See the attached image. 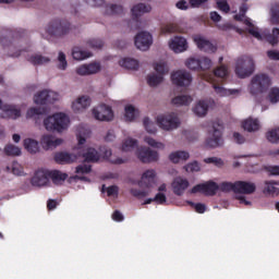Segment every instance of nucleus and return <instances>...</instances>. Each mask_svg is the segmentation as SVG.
Segmentation results:
<instances>
[{
    "instance_id": "6e6552de",
    "label": "nucleus",
    "mask_w": 279,
    "mask_h": 279,
    "mask_svg": "<svg viewBox=\"0 0 279 279\" xmlns=\"http://www.w3.org/2000/svg\"><path fill=\"white\" fill-rule=\"evenodd\" d=\"M254 59L250 56L240 57L235 63V75L245 80V77H250L252 73H254Z\"/></svg>"
},
{
    "instance_id": "1a4fd4ad",
    "label": "nucleus",
    "mask_w": 279,
    "mask_h": 279,
    "mask_svg": "<svg viewBox=\"0 0 279 279\" xmlns=\"http://www.w3.org/2000/svg\"><path fill=\"white\" fill-rule=\"evenodd\" d=\"M31 184L35 189L51 186V170L44 168L37 169L31 178Z\"/></svg>"
},
{
    "instance_id": "864d4df0",
    "label": "nucleus",
    "mask_w": 279,
    "mask_h": 279,
    "mask_svg": "<svg viewBox=\"0 0 279 279\" xmlns=\"http://www.w3.org/2000/svg\"><path fill=\"white\" fill-rule=\"evenodd\" d=\"M229 73L230 72L228 71V66H226V65H220V66L216 68L214 71L215 77H220V80H226V77H228Z\"/></svg>"
},
{
    "instance_id": "4d7b16f0",
    "label": "nucleus",
    "mask_w": 279,
    "mask_h": 279,
    "mask_svg": "<svg viewBox=\"0 0 279 279\" xmlns=\"http://www.w3.org/2000/svg\"><path fill=\"white\" fill-rule=\"evenodd\" d=\"M268 100L271 104H278L279 102V88L278 87H271L268 92Z\"/></svg>"
},
{
    "instance_id": "72a5a7b5",
    "label": "nucleus",
    "mask_w": 279,
    "mask_h": 279,
    "mask_svg": "<svg viewBox=\"0 0 279 279\" xmlns=\"http://www.w3.org/2000/svg\"><path fill=\"white\" fill-rule=\"evenodd\" d=\"M191 158V155L186 150H177L169 155V159L171 162H174V165H178V162H184Z\"/></svg>"
},
{
    "instance_id": "f03ea898",
    "label": "nucleus",
    "mask_w": 279,
    "mask_h": 279,
    "mask_svg": "<svg viewBox=\"0 0 279 279\" xmlns=\"http://www.w3.org/2000/svg\"><path fill=\"white\" fill-rule=\"evenodd\" d=\"M137 147L138 140L134 137H126L121 141L120 145L118 146V149L119 151H121V154L128 155L118 157L117 155L112 154L111 149H105L104 158L108 160V162H111V165H125V162L130 161V154H132L134 149H137Z\"/></svg>"
},
{
    "instance_id": "69168bd1",
    "label": "nucleus",
    "mask_w": 279,
    "mask_h": 279,
    "mask_svg": "<svg viewBox=\"0 0 279 279\" xmlns=\"http://www.w3.org/2000/svg\"><path fill=\"white\" fill-rule=\"evenodd\" d=\"M150 191H141L136 189L131 190V195H133V197H137L138 199H143V197H147Z\"/></svg>"
},
{
    "instance_id": "5701e85b",
    "label": "nucleus",
    "mask_w": 279,
    "mask_h": 279,
    "mask_svg": "<svg viewBox=\"0 0 279 279\" xmlns=\"http://www.w3.org/2000/svg\"><path fill=\"white\" fill-rule=\"evenodd\" d=\"M256 192V183L252 181H236L235 182V193L241 195H252Z\"/></svg>"
},
{
    "instance_id": "0e129e2a",
    "label": "nucleus",
    "mask_w": 279,
    "mask_h": 279,
    "mask_svg": "<svg viewBox=\"0 0 279 279\" xmlns=\"http://www.w3.org/2000/svg\"><path fill=\"white\" fill-rule=\"evenodd\" d=\"M216 3H217L218 10H220L221 12H225L226 14H228V12H230V4H228V1L216 0Z\"/></svg>"
},
{
    "instance_id": "bf43d9fd",
    "label": "nucleus",
    "mask_w": 279,
    "mask_h": 279,
    "mask_svg": "<svg viewBox=\"0 0 279 279\" xmlns=\"http://www.w3.org/2000/svg\"><path fill=\"white\" fill-rule=\"evenodd\" d=\"M151 202H156V204H167V196L163 193H157L154 198L146 199L144 204H151Z\"/></svg>"
},
{
    "instance_id": "c756f323",
    "label": "nucleus",
    "mask_w": 279,
    "mask_h": 279,
    "mask_svg": "<svg viewBox=\"0 0 279 279\" xmlns=\"http://www.w3.org/2000/svg\"><path fill=\"white\" fill-rule=\"evenodd\" d=\"M119 65L122 66V69H128V71H136L138 66H141V63L134 58L126 57L119 61Z\"/></svg>"
},
{
    "instance_id": "dca6fc26",
    "label": "nucleus",
    "mask_w": 279,
    "mask_h": 279,
    "mask_svg": "<svg viewBox=\"0 0 279 279\" xmlns=\"http://www.w3.org/2000/svg\"><path fill=\"white\" fill-rule=\"evenodd\" d=\"M135 47L140 51H148L149 47L154 45V36L149 32H140L135 36Z\"/></svg>"
},
{
    "instance_id": "a878e982",
    "label": "nucleus",
    "mask_w": 279,
    "mask_h": 279,
    "mask_svg": "<svg viewBox=\"0 0 279 279\" xmlns=\"http://www.w3.org/2000/svg\"><path fill=\"white\" fill-rule=\"evenodd\" d=\"M242 128L245 130V132H258V130L262 128L260 120L248 117L242 121Z\"/></svg>"
},
{
    "instance_id": "412c9836",
    "label": "nucleus",
    "mask_w": 279,
    "mask_h": 279,
    "mask_svg": "<svg viewBox=\"0 0 279 279\" xmlns=\"http://www.w3.org/2000/svg\"><path fill=\"white\" fill-rule=\"evenodd\" d=\"M0 117L1 119H19L21 117V106L3 105L0 100Z\"/></svg>"
},
{
    "instance_id": "473e14b6",
    "label": "nucleus",
    "mask_w": 279,
    "mask_h": 279,
    "mask_svg": "<svg viewBox=\"0 0 279 279\" xmlns=\"http://www.w3.org/2000/svg\"><path fill=\"white\" fill-rule=\"evenodd\" d=\"M149 12H151V5L145 3L135 4L131 9L132 16L135 19H138V16H143V14H147Z\"/></svg>"
},
{
    "instance_id": "6e6d98bb",
    "label": "nucleus",
    "mask_w": 279,
    "mask_h": 279,
    "mask_svg": "<svg viewBox=\"0 0 279 279\" xmlns=\"http://www.w3.org/2000/svg\"><path fill=\"white\" fill-rule=\"evenodd\" d=\"M44 95H47V104H56V101L62 99V96L53 90H47Z\"/></svg>"
},
{
    "instance_id": "bb28decb",
    "label": "nucleus",
    "mask_w": 279,
    "mask_h": 279,
    "mask_svg": "<svg viewBox=\"0 0 279 279\" xmlns=\"http://www.w3.org/2000/svg\"><path fill=\"white\" fill-rule=\"evenodd\" d=\"M137 117H141V112L138 109L132 105H126L124 107V113H123V120L126 123H134L136 121Z\"/></svg>"
},
{
    "instance_id": "ea45409f",
    "label": "nucleus",
    "mask_w": 279,
    "mask_h": 279,
    "mask_svg": "<svg viewBox=\"0 0 279 279\" xmlns=\"http://www.w3.org/2000/svg\"><path fill=\"white\" fill-rule=\"evenodd\" d=\"M171 104L173 106H191V104H193V97L189 95H179L172 98Z\"/></svg>"
},
{
    "instance_id": "f257e3e1",
    "label": "nucleus",
    "mask_w": 279,
    "mask_h": 279,
    "mask_svg": "<svg viewBox=\"0 0 279 279\" xmlns=\"http://www.w3.org/2000/svg\"><path fill=\"white\" fill-rule=\"evenodd\" d=\"M77 146L76 151L82 156L86 162H97L99 160V153L97 149L86 145V140L90 138V129L81 124L76 128Z\"/></svg>"
},
{
    "instance_id": "37998d69",
    "label": "nucleus",
    "mask_w": 279,
    "mask_h": 279,
    "mask_svg": "<svg viewBox=\"0 0 279 279\" xmlns=\"http://www.w3.org/2000/svg\"><path fill=\"white\" fill-rule=\"evenodd\" d=\"M66 178H69V174L62 171H58V170L50 171V180H52L53 184H62V182H64Z\"/></svg>"
},
{
    "instance_id": "cd10ccee",
    "label": "nucleus",
    "mask_w": 279,
    "mask_h": 279,
    "mask_svg": "<svg viewBox=\"0 0 279 279\" xmlns=\"http://www.w3.org/2000/svg\"><path fill=\"white\" fill-rule=\"evenodd\" d=\"M56 162L59 165H71V162H77V155L70 153H57L54 155Z\"/></svg>"
},
{
    "instance_id": "338daca9",
    "label": "nucleus",
    "mask_w": 279,
    "mask_h": 279,
    "mask_svg": "<svg viewBox=\"0 0 279 279\" xmlns=\"http://www.w3.org/2000/svg\"><path fill=\"white\" fill-rule=\"evenodd\" d=\"M43 114V110L40 108H31L26 112L27 119H33V117H38Z\"/></svg>"
},
{
    "instance_id": "603ef678",
    "label": "nucleus",
    "mask_w": 279,
    "mask_h": 279,
    "mask_svg": "<svg viewBox=\"0 0 279 279\" xmlns=\"http://www.w3.org/2000/svg\"><path fill=\"white\" fill-rule=\"evenodd\" d=\"M218 191H222V193H230V191H233V193H236V182H223L218 185Z\"/></svg>"
},
{
    "instance_id": "0eeeda50",
    "label": "nucleus",
    "mask_w": 279,
    "mask_h": 279,
    "mask_svg": "<svg viewBox=\"0 0 279 279\" xmlns=\"http://www.w3.org/2000/svg\"><path fill=\"white\" fill-rule=\"evenodd\" d=\"M71 29V24L66 22H62L60 20H56L53 22H50L46 29L45 33H43L44 38H60L61 36H66V33L70 32Z\"/></svg>"
},
{
    "instance_id": "aec40b11",
    "label": "nucleus",
    "mask_w": 279,
    "mask_h": 279,
    "mask_svg": "<svg viewBox=\"0 0 279 279\" xmlns=\"http://www.w3.org/2000/svg\"><path fill=\"white\" fill-rule=\"evenodd\" d=\"M62 143H64V140L51 134H44L40 140V145L46 151H53V149L60 147Z\"/></svg>"
},
{
    "instance_id": "3c124183",
    "label": "nucleus",
    "mask_w": 279,
    "mask_h": 279,
    "mask_svg": "<svg viewBox=\"0 0 279 279\" xmlns=\"http://www.w3.org/2000/svg\"><path fill=\"white\" fill-rule=\"evenodd\" d=\"M270 23H272V25H278L279 24V3H275V4L271 5Z\"/></svg>"
},
{
    "instance_id": "c03bdc74",
    "label": "nucleus",
    "mask_w": 279,
    "mask_h": 279,
    "mask_svg": "<svg viewBox=\"0 0 279 279\" xmlns=\"http://www.w3.org/2000/svg\"><path fill=\"white\" fill-rule=\"evenodd\" d=\"M184 64L186 69H190V71H199L202 66V62L195 57L187 58Z\"/></svg>"
},
{
    "instance_id": "a19ab883",
    "label": "nucleus",
    "mask_w": 279,
    "mask_h": 279,
    "mask_svg": "<svg viewBox=\"0 0 279 279\" xmlns=\"http://www.w3.org/2000/svg\"><path fill=\"white\" fill-rule=\"evenodd\" d=\"M153 69L155 73L161 76H166L169 73V66L167 65V62L165 61H155L153 63Z\"/></svg>"
},
{
    "instance_id": "423d86ee",
    "label": "nucleus",
    "mask_w": 279,
    "mask_h": 279,
    "mask_svg": "<svg viewBox=\"0 0 279 279\" xmlns=\"http://www.w3.org/2000/svg\"><path fill=\"white\" fill-rule=\"evenodd\" d=\"M271 86V78L267 74H257L252 77L251 83L247 86V90L253 97L263 95L266 89Z\"/></svg>"
},
{
    "instance_id": "f3484780",
    "label": "nucleus",
    "mask_w": 279,
    "mask_h": 279,
    "mask_svg": "<svg viewBox=\"0 0 279 279\" xmlns=\"http://www.w3.org/2000/svg\"><path fill=\"white\" fill-rule=\"evenodd\" d=\"M171 82L175 86H191L193 82V76L186 70H178L172 72Z\"/></svg>"
},
{
    "instance_id": "2eb2a0df",
    "label": "nucleus",
    "mask_w": 279,
    "mask_h": 279,
    "mask_svg": "<svg viewBox=\"0 0 279 279\" xmlns=\"http://www.w3.org/2000/svg\"><path fill=\"white\" fill-rule=\"evenodd\" d=\"M216 102L211 98L201 99L195 102V105L192 108V111L196 117L204 118L206 114H208V111L213 108H215Z\"/></svg>"
},
{
    "instance_id": "49530a36",
    "label": "nucleus",
    "mask_w": 279,
    "mask_h": 279,
    "mask_svg": "<svg viewBox=\"0 0 279 279\" xmlns=\"http://www.w3.org/2000/svg\"><path fill=\"white\" fill-rule=\"evenodd\" d=\"M28 62H31V64H34L35 66H38L40 64H48V62H50V59L40 54H34L28 58Z\"/></svg>"
},
{
    "instance_id": "7ed1b4c3",
    "label": "nucleus",
    "mask_w": 279,
    "mask_h": 279,
    "mask_svg": "<svg viewBox=\"0 0 279 279\" xmlns=\"http://www.w3.org/2000/svg\"><path fill=\"white\" fill-rule=\"evenodd\" d=\"M71 125V118L64 112H56L44 119V128L47 132H58L62 134L65 130H69Z\"/></svg>"
},
{
    "instance_id": "de8ad7c7",
    "label": "nucleus",
    "mask_w": 279,
    "mask_h": 279,
    "mask_svg": "<svg viewBox=\"0 0 279 279\" xmlns=\"http://www.w3.org/2000/svg\"><path fill=\"white\" fill-rule=\"evenodd\" d=\"M143 125L148 134H156V132H158L156 123H154V121L147 117L143 119Z\"/></svg>"
},
{
    "instance_id": "680f3d73",
    "label": "nucleus",
    "mask_w": 279,
    "mask_h": 279,
    "mask_svg": "<svg viewBox=\"0 0 279 279\" xmlns=\"http://www.w3.org/2000/svg\"><path fill=\"white\" fill-rule=\"evenodd\" d=\"M202 167L199 166V162L193 161L185 166V171L187 173H197V171H201Z\"/></svg>"
},
{
    "instance_id": "a211bd4d",
    "label": "nucleus",
    "mask_w": 279,
    "mask_h": 279,
    "mask_svg": "<svg viewBox=\"0 0 279 279\" xmlns=\"http://www.w3.org/2000/svg\"><path fill=\"white\" fill-rule=\"evenodd\" d=\"M168 47L173 53H184L189 50V41L183 36H174L169 39Z\"/></svg>"
},
{
    "instance_id": "c9c22d12",
    "label": "nucleus",
    "mask_w": 279,
    "mask_h": 279,
    "mask_svg": "<svg viewBox=\"0 0 279 279\" xmlns=\"http://www.w3.org/2000/svg\"><path fill=\"white\" fill-rule=\"evenodd\" d=\"M23 145L26 151H28V154H38V151H40V145L38 141L34 138H31V137L25 138L23 142Z\"/></svg>"
},
{
    "instance_id": "2f4dec72",
    "label": "nucleus",
    "mask_w": 279,
    "mask_h": 279,
    "mask_svg": "<svg viewBox=\"0 0 279 279\" xmlns=\"http://www.w3.org/2000/svg\"><path fill=\"white\" fill-rule=\"evenodd\" d=\"M156 170H146L142 174V184H144L145 186H154V184H156Z\"/></svg>"
},
{
    "instance_id": "20e7f679",
    "label": "nucleus",
    "mask_w": 279,
    "mask_h": 279,
    "mask_svg": "<svg viewBox=\"0 0 279 279\" xmlns=\"http://www.w3.org/2000/svg\"><path fill=\"white\" fill-rule=\"evenodd\" d=\"M156 123L163 132H173L180 128V117L177 112L170 111L156 117Z\"/></svg>"
},
{
    "instance_id": "13d9d810",
    "label": "nucleus",
    "mask_w": 279,
    "mask_h": 279,
    "mask_svg": "<svg viewBox=\"0 0 279 279\" xmlns=\"http://www.w3.org/2000/svg\"><path fill=\"white\" fill-rule=\"evenodd\" d=\"M4 151L7 156H21V148L19 146H14L13 144H9L4 147Z\"/></svg>"
},
{
    "instance_id": "8fccbe9b",
    "label": "nucleus",
    "mask_w": 279,
    "mask_h": 279,
    "mask_svg": "<svg viewBox=\"0 0 279 279\" xmlns=\"http://www.w3.org/2000/svg\"><path fill=\"white\" fill-rule=\"evenodd\" d=\"M68 66L69 62H66V54H64V52H59L57 57V69L60 71H66Z\"/></svg>"
},
{
    "instance_id": "4468645a",
    "label": "nucleus",
    "mask_w": 279,
    "mask_h": 279,
    "mask_svg": "<svg viewBox=\"0 0 279 279\" xmlns=\"http://www.w3.org/2000/svg\"><path fill=\"white\" fill-rule=\"evenodd\" d=\"M93 104V99H90V96L88 95H82L76 97L71 102V110L75 114H82L83 112H86L88 108H90V105Z\"/></svg>"
},
{
    "instance_id": "f704fd0d",
    "label": "nucleus",
    "mask_w": 279,
    "mask_h": 279,
    "mask_svg": "<svg viewBox=\"0 0 279 279\" xmlns=\"http://www.w3.org/2000/svg\"><path fill=\"white\" fill-rule=\"evenodd\" d=\"M72 57H73V60H77L78 62H82V60H88V58H93V53L80 47H74L72 49Z\"/></svg>"
},
{
    "instance_id": "e433bc0d",
    "label": "nucleus",
    "mask_w": 279,
    "mask_h": 279,
    "mask_svg": "<svg viewBox=\"0 0 279 279\" xmlns=\"http://www.w3.org/2000/svg\"><path fill=\"white\" fill-rule=\"evenodd\" d=\"M7 173H12L13 175L17 177H25L27 173H25V169L21 163L13 161L11 165L5 167Z\"/></svg>"
},
{
    "instance_id": "774afa93",
    "label": "nucleus",
    "mask_w": 279,
    "mask_h": 279,
    "mask_svg": "<svg viewBox=\"0 0 279 279\" xmlns=\"http://www.w3.org/2000/svg\"><path fill=\"white\" fill-rule=\"evenodd\" d=\"M76 173L78 175H84V173H90V165L84 163L76 167Z\"/></svg>"
},
{
    "instance_id": "4be33fe9",
    "label": "nucleus",
    "mask_w": 279,
    "mask_h": 279,
    "mask_svg": "<svg viewBox=\"0 0 279 279\" xmlns=\"http://www.w3.org/2000/svg\"><path fill=\"white\" fill-rule=\"evenodd\" d=\"M193 40L201 51H205V53H215L217 51V46L202 35H195Z\"/></svg>"
},
{
    "instance_id": "58836bf2",
    "label": "nucleus",
    "mask_w": 279,
    "mask_h": 279,
    "mask_svg": "<svg viewBox=\"0 0 279 279\" xmlns=\"http://www.w3.org/2000/svg\"><path fill=\"white\" fill-rule=\"evenodd\" d=\"M266 195H279V181H266L264 185Z\"/></svg>"
},
{
    "instance_id": "e2e57ef3",
    "label": "nucleus",
    "mask_w": 279,
    "mask_h": 279,
    "mask_svg": "<svg viewBox=\"0 0 279 279\" xmlns=\"http://www.w3.org/2000/svg\"><path fill=\"white\" fill-rule=\"evenodd\" d=\"M201 62V71H208L213 66V60L208 57H203L199 59Z\"/></svg>"
},
{
    "instance_id": "09e8293b",
    "label": "nucleus",
    "mask_w": 279,
    "mask_h": 279,
    "mask_svg": "<svg viewBox=\"0 0 279 279\" xmlns=\"http://www.w3.org/2000/svg\"><path fill=\"white\" fill-rule=\"evenodd\" d=\"M266 138L269 143H272L275 145L279 144V128L269 130L266 133Z\"/></svg>"
},
{
    "instance_id": "6ab92c4d",
    "label": "nucleus",
    "mask_w": 279,
    "mask_h": 279,
    "mask_svg": "<svg viewBox=\"0 0 279 279\" xmlns=\"http://www.w3.org/2000/svg\"><path fill=\"white\" fill-rule=\"evenodd\" d=\"M219 191V185L213 181L201 183L192 187L191 193H202L203 195L213 196Z\"/></svg>"
},
{
    "instance_id": "4c0bfd02",
    "label": "nucleus",
    "mask_w": 279,
    "mask_h": 279,
    "mask_svg": "<svg viewBox=\"0 0 279 279\" xmlns=\"http://www.w3.org/2000/svg\"><path fill=\"white\" fill-rule=\"evenodd\" d=\"M247 12V4L243 3L240 7V13L234 16L235 21H244L245 25H247V32H250V27H254V24L252 23V20L245 17V14Z\"/></svg>"
},
{
    "instance_id": "393cba45",
    "label": "nucleus",
    "mask_w": 279,
    "mask_h": 279,
    "mask_svg": "<svg viewBox=\"0 0 279 279\" xmlns=\"http://www.w3.org/2000/svg\"><path fill=\"white\" fill-rule=\"evenodd\" d=\"M203 78L206 80V82H209V84H211V87L214 88L216 95H218V97H228V88L218 85L217 84V78L213 75V74H205L203 76Z\"/></svg>"
},
{
    "instance_id": "79ce46f5",
    "label": "nucleus",
    "mask_w": 279,
    "mask_h": 279,
    "mask_svg": "<svg viewBox=\"0 0 279 279\" xmlns=\"http://www.w3.org/2000/svg\"><path fill=\"white\" fill-rule=\"evenodd\" d=\"M143 142L149 147H153V149H165V143L157 141L149 135H145Z\"/></svg>"
},
{
    "instance_id": "f8f14e48",
    "label": "nucleus",
    "mask_w": 279,
    "mask_h": 279,
    "mask_svg": "<svg viewBox=\"0 0 279 279\" xmlns=\"http://www.w3.org/2000/svg\"><path fill=\"white\" fill-rule=\"evenodd\" d=\"M92 114L96 121H114V110L106 104H100L92 109Z\"/></svg>"
},
{
    "instance_id": "b1692460",
    "label": "nucleus",
    "mask_w": 279,
    "mask_h": 279,
    "mask_svg": "<svg viewBox=\"0 0 279 279\" xmlns=\"http://www.w3.org/2000/svg\"><path fill=\"white\" fill-rule=\"evenodd\" d=\"M190 184L191 183L186 179L177 177L171 183V189L174 195H184V192L189 189Z\"/></svg>"
},
{
    "instance_id": "39448f33",
    "label": "nucleus",
    "mask_w": 279,
    "mask_h": 279,
    "mask_svg": "<svg viewBox=\"0 0 279 279\" xmlns=\"http://www.w3.org/2000/svg\"><path fill=\"white\" fill-rule=\"evenodd\" d=\"M223 145V124L215 122L207 133L205 147L208 149H217Z\"/></svg>"
},
{
    "instance_id": "5fc2aeb1",
    "label": "nucleus",
    "mask_w": 279,
    "mask_h": 279,
    "mask_svg": "<svg viewBox=\"0 0 279 279\" xmlns=\"http://www.w3.org/2000/svg\"><path fill=\"white\" fill-rule=\"evenodd\" d=\"M45 93H47V89L41 90L34 96V102L37 106H45V104H47V95H45Z\"/></svg>"
},
{
    "instance_id": "052dcab7",
    "label": "nucleus",
    "mask_w": 279,
    "mask_h": 279,
    "mask_svg": "<svg viewBox=\"0 0 279 279\" xmlns=\"http://www.w3.org/2000/svg\"><path fill=\"white\" fill-rule=\"evenodd\" d=\"M206 165H214L215 167H223V159L218 157H207L204 159Z\"/></svg>"
},
{
    "instance_id": "c85d7f7f",
    "label": "nucleus",
    "mask_w": 279,
    "mask_h": 279,
    "mask_svg": "<svg viewBox=\"0 0 279 279\" xmlns=\"http://www.w3.org/2000/svg\"><path fill=\"white\" fill-rule=\"evenodd\" d=\"M105 16H120L123 14V5L121 4H107L102 9Z\"/></svg>"
},
{
    "instance_id": "9b49d317",
    "label": "nucleus",
    "mask_w": 279,
    "mask_h": 279,
    "mask_svg": "<svg viewBox=\"0 0 279 279\" xmlns=\"http://www.w3.org/2000/svg\"><path fill=\"white\" fill-rule=\"evenodd\" d=\"M135 156L140 162H144L145 165L158 162L160 159L158 151L147 146H138L137 149H135Z\"/></svg>"
},
{
    "instance_id": "a18cd8bd",
    "label": "nucleus",
    "mask_w": 279,
    "mask_h": 279,
    "mask_svg": "<svg viewBox=\"0 0 279 279\" xmlns=\"http://www.w3.org/2000/svg\"><path fill=\"white\" fill-rule=\"evenodd\" d=\"M161 34H186V32L175 24H167L161 27Z\"/></svg>"
},
{
    "instance_id": "7c9ffc66",
    "label": "nucleus",
    "mask_w": 279,
    "mask_h": 279,
    "mask_svg": "<svg viewBox=\"0 0 279 279\" xmlns=\"http://www.w3.org/2000/svg\"><path fill=\"white\" fill-rule=\"evenodd\" d=\"M146 82H147L148 86H150L151 88H157V86H160V84H162V82H165V76H162L161 74H158L156 72H150L146 76Z\"/></svg>"
},
{
    "instance_id": "9d476101",
    "label": "nucleus",
    "mask_w": 279,
    "mask_h": 279,
    "mask_svg": "<svg viewBox=\"0 0 279 279\" xmlns=\"http://www.w3.org/2000/svg\"><path fill=\"white\" fill-rule=\"evenodd\" d=\"M248 33L257 40H267L269 45H278L279 43V28H274L272 34H269L267 31H260L256 26H251Z\"/></svg>"
},
{
    "instance_id": "ddd939ff",
    "label": "nucleus",
    "mask_w": 279,
    "mask_h": 279,
    "mask_svg": "<svg viewBox=\"0 0 279 279\" xmlns=\"http://www.w3.org/2000/svg\"><path fill=\"white\" fill-rule=\"evenodd\" d=\"M75 73L81 77H87L88 75H97V73H101V63L99 61L83 63L76 66Z\"/></svg>"
}]
</instances>
